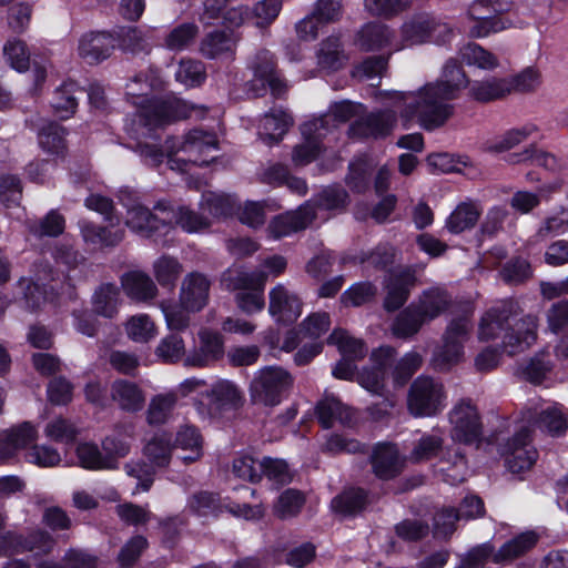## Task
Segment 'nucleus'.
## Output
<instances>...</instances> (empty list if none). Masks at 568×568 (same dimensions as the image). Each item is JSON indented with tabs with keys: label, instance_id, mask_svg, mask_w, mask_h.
<instances>
[{
	"label": "nucleus",
	"instance_id": "1",
	"mask_svg": "<svg viewBox=\"0 0 568 568\" xmlns=\"http://www.w3.org/2000/svg\"><path fill=\"white\" fill-rule=\"evenodd\" d=\"M467 84V77L460 65L449 60L444 65L440 79L415 91H382L377 100L382 104L397 108L403 121L415 120L423 129L433 131L453 116L455 109L450 101L457 99Z\"/></svg>",
	"mask_w": 568,
	"mask_h": 568
},
{
	"label": "nucleus",
	"instance_id": "2",
	"mask_svg": "<svg viewBox=\"0 0 568 568\" xmlns=\"http://www.w3.org/2000/svg\"><path fill=\"white\" fill-rule=\"evenodd\" d=\"M163 81L158 72L135 75L128 84L125 94L139 109L140 122L148 132L172 121L192 115L195 108L175 97L159 98L154 92L161 91Z\"/></svg>",
	"mask_w": 568,
	"mask_h": 568
},
{
	"label": "nucleus",
	"instance_id": "3",
	"mask_svg": "<svg viewBox=\"0 0 568 568\" xmlns=\"http://www.w3.org/2000/svg\"><path fill=\"white\" fill-rule=\"evenodd\" d=\"M519 312L516 301H498L481 315L478 323V338L490 341L501 337L503 346L509 354L530 347L537 339L538 317L528 314L511 325L510 321Z\"/></svg>",
	"mask_w": 568,
	"mask_h": 568
},
{
	"label": "nucleus",
	"instance_id": "4",
	"mask_svg": "<svg viewBox=\"0 0 568 568\" xmlns=\"http://www.w3.org/2000/svg\"><path fill=\"white\" fill-rule=\"evenodd\" d=\"M138 149L145 162L153 166L162 163L164 156L168 158L171 169H175L174 165H178L180 161L184 164L192 162L197 165H206L215 159L213 153L217 151V139L212 132L192 130L183 141L166 140L164 150L148 141H139Z\"/></svg>",
	"mask_w": 568,
	"mask_h": 568
},
{
	"label": "nucleus",
	"instance_id": "5",
	"mask_svg": "<svg viewBox=\"0 0 568 568\" xmlns=\"http://www.w3.org/2000/svg\"><path fill=\"white\" fill-rule=\"evenodd\" d=\"M119 200L128 207L126 226L134 233L151 237L158 232L164 233L171 229L173 207L166 202H158L154 212L146 206L135 203V192L125 187L120 190Z\"/></svg>",
	"mask_w": 568,
	"mask_h": 568
},
{
	"label": "nucleus",
	"instance_id": "6",
	"mask_svg": "<svg viewBox=\"0 0 568 568\" xmlns=\"http://www.w3.org/2000/svg\"><path fill=\"white\" fill-rule=\"evenodd\" d=\"M471 329V314L458 315L447 323L440 344L435 348L432 357V364L436 369L449 371L464 361L465 344L469 339Z\"/></svg>",
	"mask_w": 568,
	"mask_h": 568
},
{
	"label": "nucleus",
	"instance_id": "7",
	"mask_svg": "<svg viewBox=\"0 0 568 568\" xmlns=\"http://www.w3.org/2000/svg\"><path fill=\"white\" fill-rule=\"evenodd\" d=\"M294 384L292 374L282 366L271 365L257 369L250 384L253 403L276 406L290 394Z\"/></svg>",
	"mask_w": 568,
	"mask_h": 568
},
{
	"label": "nucleus",
	"instance_id": "8",
	"mask_svg": "<svg viewBox=\"0 0 568 568\" xmlns=\"http://www.w3.org/2000/svg\"><path fill=\"white\" fill-rule=\"evenodd\" d=\"M446 399L442 382L429 376H419L409 387L407 407L415 417H432L446 407Z\"/></svg>",
	"mask_w": 568,
	"mask_h": 568
},
{
	"label": "nucleus",
	"instance_id": "9",
	"mask_svg": "<svg viewBox=\"0 0 568 568\" xmlns=\"http://www.w3.org/2000/svg\"><path fill=\"white\" fill-rule=\"evenodd\" d=\"M452 34L449 26L427 13L409 17L400 27V44L395 50L428 41L445 42Z\"/></svg>",
	"mask_w": 568,
	"mask_h": 568
},
{
	"label": "nucleus",
	"instance_id": "10",
	"mask_svg": "<svg viewBox=\"0 0 568 568\" xmlns=\"http://www.w3.org/2000/svg\"><path fill=\"white\" fill-rule=\"evenodd\" d=\"M57 545L53 536L44 529H34L27 536L13 531L0 535V555L34 552L45 556L53 551Z\"/></svg>",
	"mask_w": 568,
	"mask_h": 568
},
{
	"label": "nucleus",
	"instance_id": "11",
	"mask_svg": "<svg viewBox=\"0 0 568 568\" xmlns=\"http://www.w3.org/2000/svg\"><path fill=\"white\" fill-rule=\"evenodd\" d=\"M452 438L470 444L481 436V422L478 410L469 400L458 402L449 413Z\"/></svg>",
	"mask_w": 568,
	"mask_h": 568
},
{
	"label": "nucleus",
	"instance_id": "12",
	"mask_svg": "<svg viewBox=\"0 0 568 568\" xmlns=\"http://www.w3.org/2000/svg\"><path fill=\"white\" fill-rule=\"evenodd\" d=\"M383 105L384 110L372 112L351 124L349 135L353 138H381L389 134L396 124L398 109Z\"/></svg>",
	"mask_w": 568,
	"mask_h": 568
},
{
	"label": "nucleus",
	"instance_id": "13",
	"mask_svg": "<svg viewBox=\"0 0 568 568\" xmlns=\"http://www.w3.org/2000/svg\"><path fill=\"white\" fill-rule=\"evenodd\" d=\"M325 120H311L301 128L303 141L294 146L292 161L296 166H304L315 161L323 152L322 140L326 133L322 132Z\"/></svg>",
	"mask_w": 568,
	"mask_h": 568
},
{
	"label": "nucleus",
	"instance_id": "14",
	"mask_svg": "<svg viewBox=\"0 0 568 568\" xmlns=\"http://www.w3.org/2000/svg\"><path fill=\"white\" fill-rule=\"evenodd\" d=\"M395 349L390 346H381L373 351L371 361L373 366L364 368L357 376V381L366 390L382 395L385 387L387 368L393 364Z\"/></svg>",
	"mask_w": 568,
	"mask_h": 568
},
{
	"label": "nucleus",
	"instance_id": "15",
	"mask_svg": "<svg viewBox=\"0 0 568 568\" xmlns=\"http://www.w3.org/2000/svg\"><path fill=\"white\" fill-rule=\"evenodd\" d=\"M531 435L528 428H523L507 444L505 463L514 474H520L531 468L537 459V450L530 444Z\"/></svg>",
	"mask_w": 568,
	"mask_h": 568
},
{
	"label": "nucleus",
	"instance_id": "16",
	"mask_svg": "<svg viewBox=\"0 0 568 568\" xmlns=\"http://www.w3.org/2000/svg\"><path fill=\"white\" fill-rule=\"evenodd\" d=\"M268 314L281 324H292L302 314L300 297L284 284L275 285L268 293Z\"/></svg>",
	"mask_w": 568,
	"mask_h": 568
},
{
	"label": "nucleus",
	"instance_id": "17",
	"mask_svg": "<svg viewBox=\"0 0 568 568\" xmlns=\"http://www.w3.org/2000/svg\"><path fill=\"white\" fill-rule=\"evenodd\" d=\"M200 346L183 358L185 367L203 368L220 359L224 353L223 337L207 328L199 332Z\"/></svg>",
	"mask_w": 568,
	"mask_h": 568
},
{
	"label": "nucleus",
	"instance_id": "18",
	"mask_svg": "<svg viewBox=\"0 0 568 568\" xmlns=\"http://www.w3.org/2000/svg\"><path fill=\"white\" fill-rule=\"evenodd\" d=\"M252 69L254 80L250 84V90L254 92L255 97L261 95L260 91L254 89L256 81L261 82L262 90L267 84L275 98H281L286 93L288 89L287 83L276 72L275 62L270 51L263 50L258 52L252 63Z\"/></svg>",
	"mask_w": 568,
	"mask_h": 568
},
{
	"label": "nucleus",
	"instance_id": "19",
	"mask_svg": "<svg viewBox=\"0 0 568 568\" xmlns=\"http://www.w3.org/2000/svg\"><path fill=\"white\" fill-rule=\"evenodd\" d=\"M314 219V207L311 203H306L297 211L287 212L274 217L267 226V232L272 239L278 240L300 230H304L313 222Z\"/></svg>",
	"mask_w": 568,
	"mask_h": 568
},
{
	"label": "nucleus",
	"instance_id": "20",
	"mask_svg": "<svg viewBox=\"0 0 568 568\" xmlns=\"http://www.w3.org/2000/svg\"><path fill=\"white\" fill-rule=\"evenodd\" d=\"M210 286L205 275L197 272L187 274L180 287V303L192 312L201 311L207 304Z\"/></svg>",
	"mask_w": 568,
	"mask_h": 568
},
{
	"label": "nucleus",
	"instance_id": "21",
	"mask_svg": "<svg viewBox=\"0 0 568 568\" xmlns=\"http://www.w3.org/2000/svg\"><path fill=\"white\" fill-rule=\"evenodd\" d=\"M38 439V428L30 422H23L0 433V459L14 456L19 449L27 448Z\"/></svg>",
	"mask_w": 568,
	"mask_h": 568
},
{
	"label": "nucleus",
	"instance_id": "22",
	"mask_svg": "<svg viewBox=\"0 0 568 568\" xmlns=\"http://www.w3.org/2000/svg\"><path fill=\"white\" fill-rule=\"evenodd\" d=\"M202 397L207 400L210 410L214 413L235 408L242 399L239 387L227 379H220L207 386L202 392Z\"/></svg>",
	"mask_w": 568,
	"mask_h": 568
},
{
	"label": "nucleus",
	"instance_id": "23",
	"mask_svg": "<svg viewBox=\"0 0 568 568\" xmlns=\"http://www.w3.org/2000/svg\"><path fill=\"white\" fill-rule=\"evenodd\" d=\"M414 284L415 275L410 270L392 272L386 282L385 310L392 312L400 308L406 303Z\"/></svg>",
	"mask_w": 568,
	"mask_h": 568
},
{
	"label": "nucleus",
	"instance_id": "24",
	"mask_svg": "<svg viewBox=\"0 0 568 568\" xmlns=\"http://www.w3.org/2000/svg\"><path fill=\"white\" fill-rule=\"evenodd\" d=\"M371 463L374 474L381 479L394 478L404 467V459L392 444H378L371 456Z\"/></svg>",
	"mask_w": 568,
	"mask_h": 568
},
{
	"label": "nucleus",
	"instance_id": "25",
	"mask_svg": "<svg viewBox=\"0 0 568 568\" xmlns=\"http://www.w3.org/2000/svg\"><path fill=\"white\" fill-rule=\"evenodd\" d=\"M121 287L132 301L148 303L158 296V287L149 274L130 271L121 276Z\"/></svg>",
	"mask_w": 568,
	"mask_h": 568
},
{
	"label": "nucleus",
	"instance_id": "26",
	"mask_svg": "<svg viewBox=\"0 0 568 568\" xmlns=\"http://www.w3.org/2000/svg\"><path fill=\"white\" fill-rule=\"evenodd\" d=\"M453 298L442 287H430L420 293L412 304L416 306L426 323L434 321L444 314L452 305Z\"/></svg>",
	"mask_w": 568,
	"mask_h": 568
},
{
	"label": "nucleus",
	"instance_id": "27",
	"mask_svg": "<svg viewBox=\"0 0 568 568\" xmlns=\"http://www.w3.org/2000/svg\"><path fill=\"white\" fill-rule=\"evenodd\" d=\"M114 48L113 39L104 32H91L81 37L78 52L89 64L99 63L109 58Z\"/></svg>",
	"mask_w": 568,
	"mask_h": 568
},
{
	"label": "nucleus",
	"instance_id": "28",
	"mask_svg": "<svg viewBox=\"0 0 568 568\" xmlns=\"http://www.w3.org/2000/svg\"><path fill=\"white\" fill-rule=\"evenodd\" d=\"M110 396L120 409L131 413L141 410L145 403L142 388L136 383L123 378L111 384Z\"/></svg>",
	"mask_w": 568,
	"mask_h": 568
},
{
	"label": "nucleus",
	"instance_id": "29",
	"mask_svg": "<svg viewBox=\"0 0 568 568\" xmlns=\"http://www.w3.org/2000/svg\"><path fill=\"white\" fill-rule=\"evenodd\" d=\"M528 419L532 422L536 427L551 436H560L565 434L568 428L567 419L562 413L561 406L558 404L528 410Z\"/></svg>",
	"mask_w": 568,
	"mask_h": 568
},
{
	"label": "nucleus",
	"instance_id": "30",
	"mask_svg": "<svg viewBox=\"0 0 568 568\" xmlns=\"http://www.w3.org/2000/svg\"><path fill=\"white\" fill-rule=\"evenodd\" d=\"M539 540V536L532 531H524L504 542L494 556V564L508 565L529 552Z\"/></svg>",
	"mask_w": 568,
	"mask_h": 568
},
{
	"label": "nucleus",
	"instance_id": "31",
	"mask_svg": "<svg viewBox=\"0 0 568 568\" xmlns=\"http://www.w3.org/2000/svg\"><path fill=\"white\" fill-rule=\"evenodd\" d=\"M395 31L382 22H368L357 33V44L364 51L382 50L393 44Z\"/></svg>",
	"mask_w": 568,
	"mask_h": 568
},
{
	"label": "nucleus",
	"instance_id": "32",
	"mask_svg": "<svg viewBox=\"0 0 568 568\" xmlns=\"http://www.w3.org/2000/svg\"><path fill=\"white\" fill-rule=\"evenodd\" d=\"M293 125V118L283 110L273 109L262 118L258 135L266 144L277 143Z\"/></svg>",
	"mask_w": 568,
	"mask_h": 568
},
{
	"label": "nucleus",
	"instance_id": "33",
	"mask_svg": "<svg viewBox=\"0 0 568 568\" xmlns=\"http://www.w3.org/2000/svg\"><path fill=\"white\" fill-rule=\"evenodd\" d=\"M316 60L321 70L334 72L345 67L348 58L339 38L328 37L318 44Z\"/></svg>",
	"mask_w": 568,
	"mask_h": 568
},
{
	"label": "nucleus",
	"instance_id": "34",
	"mask_svg": "<svg viewBox=\"0 0 568 568\" xmlns=\"http://www.w3.org/2000/svg\"><path fill=\"white\" fill-rule=\"evenodd\" d=\"M267 273L263 270L256 271H227L223 276L226 288L233 292L264 291Z\"/></svg>",
	"mask_w": 568,
	"mask_h": 568
},
{
	"label": "nucleus",
	"instance_id": "35",
	"mask_svg": "<svg viewBox=\"0 0 568 568\" xmlns=\"http://www.w3.org/2000/svg\"><path fill=\"white\" fill-rule=\"evenodd\" d=\"M78 464L89 470H112L118 468V463L110 456H104L94 443L83 442L75 448Z\"/></svg>",
	"mask_w": 568,
	"mask_h": 568
},
{
	"label": "nucleus",
	"instance_id": "36",
	"mask_svg": "<svg viewBox=\"0 0 568 568\" xmlns=\"http://www.w3.org/2000/svg\"><path fill=\"white\" fill-rule=\"evenodd\" d=\"M481 214V207L474 201L459 203L446 220V227L450 233L459 234L474 227Z\"/></svg>",
	"mask_w": 568,
	"mask_h": 568
},
{
	"label": "nucleus",
	"instance_id": "37",
	"mask_svg": "<svg viewBox=\"0 0 568 568\" xmlns=\"http://www.w3.org/2000/svg\"><path fill=\"white\" fill-rule=\"evenodd\" d=\"M120 302V288L112 283L101 284L91 298L93 312L106 318H112L118 314Z\"/></svg>",
	"mask_w": 568,
	"mask_h": 568
},
{
	"label": "nucleus",
	"instance_id": "38",
	"mask_svg": "<svg viewBox=\"0 0 568 568\" xmlns=\"http://www.w3.org/2000/svg\"><path fill=\"white\" fill-rule=\"evenodd\" d=\"M79 94H82V90L73 81H67L55 89L51 105L54 113L61 119H69L74 114Z\"/></svg>",
	"mask_w": 568,
	"mask_h": 568
},
{
	"label": "nucleus",
	"instance_id": "39",
	"mask_svg": "<svg viewBox=\"0 0 568 568\" xmlns=\"http://www.w3.org/2000/svg\"><path fill=\"white\" fill-rule=\"evenodd\" d=\"M426 324L416 306L412 303L397 314L390 325L392 334L402 339L414 337Z\"/></svg>",
	"mask_w": 568,
	"mask_h": 568
},
{
	"label": "nucleus",
	"instance_id": "40",
	"mask_svg": "<svg viewBox=\"0 0 568 568\" xmlns=\"http://www.w3.org/2000/svg\"><path fill=\"white\" fill-rule=\"evenodd\" d=\"M511 92V84L507 79L491 78L475 81L469 87V95L478 102H490L504 98Z\"/></svg>",
	"mask_w": 568,
	"mask_h": 568
},
{
	"label": "nucleus",
	"instance_id": "41",
	"mask_svg": "<svg viewBox=\"0 0 568 568\" xmlns=\"http://www.w3.org/2000/svg\"><path fill=\"white\" fill-rule=\"evenodd\" d=\"M178 404V393L168 392L154 395L148 405L146 422L149 425L165 424Z\"/></svg>",
	"mask_w": 568,
	"mask_h": 568
},
{
	"label": "nucleus",
	"instance_id": "42",
	"mask_svg": "<svg viewBox=\"0 0 568 568\" xmlns=\"http://www.w3.org/2000/svg\"><path fill=\"white\" fill-rule=\"evenodd\" d=\"M316 412L324 428L332 427L335 420L347 424L353 417L348 407L344 406L337 398L328 396L317 404Z\"/></svg>",
	"mask_w": 568,
	"mask_h": 568
},
{
	"label": "nucleus",
	"instance_id": "43",
	"mask_svg": "<svg viewBox=\"0 0 568 568\" xmlns=\"http://www.w3.org/2000/svg\"><path fill=\"white\" fill-rule=\"evenodd\" d=\"M397 251L394 246L387 243L378 244L374 250L368 253H362L354 257L345 256L342 262H358L361 264H367L377 270H385L392 265L395 261Z\"/></svg>",
	"mask_w": 568,
	"mask_h": 568
},
{
	"label": "nucleus",
	"instance_id": "44",
	"mask_svg": "<svg viewBox=\"0 0 568 568\" xmlns=\"http://www.w3.org/2000/svg\"><path fill=\"white\" fill-rule=\"evenodd\" d=\"M235 45L233 37L224 31H213L206 34L200 43V52L207 59H216L231 53Z\"/></svg>",
	"mask_w": 568,
	"mask_h": 568
},
{
	"label": "nucleus",
	"instance_id": "45",
	"mask_svg": "<svg viewBox=\"0 0 568 568\" xmlns=\"http://www.w3.org/2000/svg\"><path fill=\"white\" fill-rule=\"evenodd\" d=\"M170 217L171 224L174 222L187 233L201 232L211 225V220L205 214V212L201 211L197 213L187 206H179L178 209H173V213L170 215Z\"/></svg>",
	"mask_w": 568,
	"mask_h": 568
},
{
	"label": "nucleus",
	"instance_id": "46",
	"mask_svg": "<svg viewBox=\"0 0 568 568\" xmlns=\"http://www.w3.org/2000/svg\"><path fill=\"white\" fill-rule=\"evenodd\" d=\"M444 449L443 433L434 432L424 434L415 444L409 454V459L414 463L429 460L439 456Z\"/></svg>",
	"mask_w": 568,
	"mask_h": 568
},
{
	"label": "nucleus",
	"instance_id": "47",
	"mask_svg": "<svg viewBox=\"0 0 568 568\" xmlns=\"http://www.w3.org/2000/svg\"><path fill=\"white\" fill-rule=\"evenodd\" d=\"M363 109L362 104H355L348 101H343L339 103H335L329 111L315 120H325V125L322 129V132H325L326 135L338 124L345 123L351 120L353 116L357 115Z\"/></svg>",
	"mask_w": 568,
	"mask_h": 568
},
{
	"label": "nucleus",
	"instance_id": "48",
	"mask_svg": "<svg viewBox=\"0 0 568 568\" xmlns=\"http://www.w3.org/2000/svg\"><path fill=\"white\" fill-rule=\"evenodd\" d=\"M64 136L65 130L60 124L49 122L38 133L39 145L49 154H62L65 150Z\"/></svg>",
	"mask_w": 568,
	"mask_h": 568
},
{
	"label": "nucleus",
	"instance_id": "49",
	"mask_svg": "<svg viewBox=\"0 0 568 568\" xmlns=\"http://www.w3.org/2000/svg\"><path fill=\"white\" fill-rule=\"evenodd\" d=\"M235 200L224 193L205 192L200 202V210L210 217H222L232 214L235 209Z\"/></svg>",
	"mask_w": 568,
	"mask_h": 568
},
{
	"label": "nucleus",
	"instance_id": "50",
	"mask_svg": "<svg viewBox=\"0 0 568 568\" xmlns=\"http://www.w3.org/2000/svg\"><path fill=\"white\" fill-rule=\"evenodd\" d=\"M328 344L335 345L343 357L349 359H361L366 354V348L362 339L352 337L342 328L334 329L328 337Z\"/></svg>",
	"mask_w": 568,
	"mask_h": 568
},
{
	"label": "nucleus",
	"instance_id": "51",
	"mask_svg": "<svg viewBox=\"0 0 568 568\" xmlns=\"http://www.w3.org/2000/svg\"><path fill=\"white\" fill-rule=\"evenodd\" d=\"M153 275L161 286L173 287L183 272V266L178 258L162 255L153 263Z\"/></svg>",
	"mask_w": 568,
	"mask_h": 568
},
{
	"label": "nucleus",
	"instance_id": "52",
	"mask_svg": "<svg viewBox=\"0 0 568 568\" xmlns=\"http://www.w3.org/2000/svg\"><path fill=\"white\" fill-rule=\"evenodd\" d=\"M366 505V494L361 488L348 489L332 500V509L343 516L354 515Z\"/></svg>",
	"mask_w": 568,
	"mask_h": 568
},
{
	"label": "nucleus",
	"instance_id": "53",
	"mask_svg": "<svg viewBox=\"0 0 568 568\" xmlns=\"http://www.w3.org/2000/svg\"><path fill=\"white\" fill-rule=\"evenodd\" d=\"M460 58L467 65H474L483 70H493L498 67V59L476 43H468L460 49Z\"/></svg>",
	"mask_w": 568,
	"mask_h": 568
},
{
	"label": "nucleus",
	"instance_id": "54",
	"mask_svg": "<svg viewBox=\"0 0 568 568\" xmlns=\"http://www.w3.org/2000/svg\"><path fill=\"white\" fill-rule=\"evenodd\" d=\"M534 125H525L511 129L495 140L487 142L486 149L491 152H504L523 143L528 136L535 132Z\"/></svg>",
	"mask_w": 568,
	"mask_h": 568
},
{
	"label": "nucleus",
	"instance_id": "55",
	"mask_svg": "<svg viewBox=\"0 0 568 568\" xmlns=\"http://www.w3.org/2000/svg\"><path fill=\"white\" fill-rule=\"evenodd\" d=\"M16 285L22 293V297L19 300V303L27 311H38L47 302V297L38 283H34L29 278L21 277Z\"/></svg>",
	"mask_w": 568,
	"mask_h": 568
},
{
	"label": "nucleus",
	"instance_id": "56",
	"mask_svg": "<svg viewBox=\"0 0 568 568\" xmlns=\"http://www.w3.org/2000/svg\"><path fill=\"white\" fill-rule=\"evenodd\" d=\"M144 455L153 466H166L171 458V439L164 434L155 435L144 447Z\"/></svg>",
	"mask_w": 568,
	"mask_h": 568
},
{
	"label": "nucleus",
	"instance_id": "57",
	"mask_svg": "<svg viewBox=\"0 0 568 568\" xmlns=\"http://www.w3.org/2000/svg\"><path fill=\"white\" fill-rule=\"evenodd\" d=\"M187 508L200 516H207L222 511L224 505L219 495L210 491H200L190 497Z\"/></svg>",
	"mask_w": 568,
	"mask_h": 568
},
{
	"label": "nucleus",
	"instance_id": "58",
	"mask_svg": "<svg viewBox=\"0 0 568 568\" xmlns=\"http://www.w3.org/2000/svg\"><path fill=\"white\" fill-rule=\"evenodd\" d=\"M305 503L304 496L295 489L283 491L274 505V515L281 519L296 516Z\"/></svg>",
	"mask_w": 568,
	"mask_h": 568
},
{
	"label": "nucleus",
	"instance_id": "59",
	"mask_svg": "<svg viewBox=\"0 0 568 568\" xmlns=\"http://www.w3.org/2000/svg\"><path fill=\"white\" fill-rule=\"evenodd\" d=\"M176 445L182 449H190L191 454L183 456L186 463L199 459L202 455V437L199 430L190 425L182 426L176 434Z\"/></svg>",
	"mask_w": 568,
	"mask_h": 568
},
{
	"label": "nucleus",
	"instance_id": "60",
	"mask_svg": "<svg viewBox=\"0 0 568 568\" xmlns=\"http://www.w3.org/2000/svg\"><path fill=\"white\" fill-rule=\"evenodd\" d=\"M7 62L17 71L24 72L30 65V52L24 41L20 39L8 40L3 47Z\"/></svg>",
	"mask_w": 568,
	"mask_h": 568
},
{
	"label": "nucleus",
	"instance_id": "61",
	"mask_svg": "<svg viewBox=\"0 0 568 568\" xmlns=\"http://www.w3.org/2000/svg\"><path fill=\"white\" fill-rule=\"evenodd\" d=\"M128 336L140 343H145L155 336V326L149 315L139 314L132 316L125 325Z\"/></svg>",
	"mask_w": 568,
	"mask_h": 568
},
{
	"label": "nucleus",
	"instance_id": "62",
	"mask_svg": "<svg viewBox=\"0 0 568 568\" xmlns=\"http://www.w3.org/2000/svg\"><path fill=\"white\" fill-rule=\"evenodd\" d=\"M199 28L194 23H182L175 27L165 38V47L173 51H181L194 41Z\"/></svg>",
	"mask_w": 568,
	"mask_h": 568
},
{
	"label": "nucleus",
	"instance_id": "63",
	"mask_svg": "<svg viewBox=\"0 0 568 568\" xmlns=\"http://www.w3.org/2000/svg\"><path fill=\"white\" fill-rule=\"evenodd\" d=\"M347 202L348 195L344 189L339 186H331L323 190L318 194L315 204L311 205L314 207L315 212L316 210L334 211L345 207Z\"/></svg>",
	"mask_w": 568,
	"mask_h": 568
},
{
	"label": "nucleus",
	"instance_id": "64",
	"mask_svg": "<svg viewBox=\"0 0 568 568\" xmlns=\"http://www.w3.org/2000/svg\"><path fill=\"white\" fill-rule=\"evenodd\" d=\"M262 475L277 485L288 484L293 477L285 460L271 457H264L262 459Z\"/></svg>",
	"mask_w": 568,
	"mask_h": 568
}]
</instances>
